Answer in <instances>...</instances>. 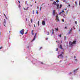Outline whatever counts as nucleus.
Wrapping results in <instances>:
<instances>
[{"label": "nucleus", "mask_w": 80, "mask_h": 80, "mask_svg": "<svg viewBox=\"0 0 80 80\" xmlns=\"http://www.w3.org/2000/svg\"><path fill=\"white\" fill-rule=\"evenodd\" d=\"M20 33L21 34V35H23L24 34V29H22L20 31Z\"/></svg>", "instance_id": "f257e3e1"}, {"label": "nucleus", "mask_w": 80, "mask_h": 80, "mask_svg": "<svg viewBox=\"0 0 80 80\" xmlns=\"http://www.w3.org/2000/svg\"><path fill=\"white\" fill-rule=\"evenodd\" d=\"M37 35V33H36L35 34V36L34 37L33 39L32 40V42L34 41L35 40V38H36V36Z\"/></svg>", "instance_id": "f03ea898"}, {"label": "nucleus", "mask_w": 80, "mask_h": 80, "mask_svg": "<svg viewBox=\"0 0 80 80\" xmlns=\"http://www.w3.org/2000/svg\"><path fill=\"white\" fill-rule=\"evenodd\" d=\"M69 44L71 47H72L73 45V42H69Z\"/></svg>", "instance_id": "7ed1b4c3"}, {"label": "nucleus", "mask_w": 80, "mask_h": 80, "mask_svg": "<svg viewBox=\"0 0 80 80\" xmlns=\"http://www.w3.org/2000/svg\"><path fill=\"white\" fill-rule=\"evenodd\" d=\"M52 14L54 16H55V10H53Z\"/></svg>", "instance_id": "20e7f679"}, {"label": "nucleus", "mask_w": 80, "mask_h": 80, "mask_svg": "<svg viewBox=\"0 0 80 80\" xmlns=\"http://www.w3.org/2000/svg\"><path fill=\"white\" fill-rule=\"evenodd\" d=\"M42 25H45V22L44 21H42Z\"/></svg>", "instance_id": "39448f33"}, {"label": "nucleus", "mask_w": 80, "mask_h": 80, "mask_svg": "<svg viewBox=\"0 0 80 80\" xmlns=\"http://www.w3.org/2000/svg\"><path fill=\"white\" fill-rule=\"evenodd\" d=\"M57 5V2H53L52 3V5Z\"/></svg>", "instance_id": "423d86ee"}, {"label": "nucleus", "mask_w": 80, "mask_h": 80, "mask_svg": "<svg viewBox=\"0 0 80 80\" xmlns=\"http://www.w3.org/2000/svg\"><path fill=\"white\" fill-rule=\"evenodd\" d=\"M60 57H61L63 58V55H62V54H60V55H59L58 56V58H60Z\"/></svg>", "instance_id": "0eeeda50"}, {"label": "nucleus", "mask_w": 80, "mask_h": 80, "mask_svg": "<svg viewBox=\"0 0 80 80\" xmlns=\"http://www.w3.org/2000/svg\"><path fill=\"white\" fill-rule=\"evenodd\" d=\"M5 25H6V21H4L3 23V25L4 26V27H6V26H5Z\"/></svg>", "instance_id": "6e6552de"}, {"label": "nucleus", "mask_w": 80, "mask_h": 80, "mask_svg": "<svg viewBox=\"0 0 80 80\" xmlns=\"http://www.w3.org/2000/svg\"><path fill=\"white\" fill-rule=\"evenodd\" d=\"M57 9H58L59 7V4H58L57 5Z\"/></svg>", "instance_id": "1a4fd4ad"}, {"label": "nucleus", "mask_w": 80, "mask_h": 80, "mask_svg": "<svg viewBox=\"0 0 80 80\" xmlns=\"http://www.w3.org/2000/svg\"><path fill=\"white\" fill-rule=\"evenodd\" d=\"M58 18H59V17L58 16V15H57L56 16V20L57 19H58Z\"/></svg>", "instance_id": "9d476101"}, {"label": "nucleus", "mask_w": 80, "mask_h": 80, "mask_svg": "<svg viewBox=\"0 0 80 80\" xmlns=\"http://www.w3.org/2000/svg\"><path fill=\"white\" fill-rule=\"evenodd\" d=\"M33 32V30H32L31 32V33H32V35H34Z\"/></svg>", "instance_id": "9b49d317"}, {"label": "nucleus", "mask_w": 80, "mask_h": 80, "mask_svg": "<svg viewBox=\"0 0 80 80\" xmlns=\"http://www.w3.org/2000/svg\"><path fill=\"white\" fill-rule=\"evenodd\" d=\"M76 41H74L73 42H72V43H73V44H75L76 43Z\"/></svg>", "instance_id": "f8f14e48"}, {"label": "nucleus", "mask_w": 80, "mask_h": 80, "mask_svg": "<svg viewBox=\"0 0 80 80\" xmlns=\"http://www.w3.org/2000/svg\"><path fill=\"white\" fill-rule=\"evenodd\" d=\"M62 4H60L59 8H62Z\"/></svg>", "instance_id": "ddd939ff"}, {"label": "nucleus", "mask_w": 80, "mask_h": 80, "mask_svg": "<svg viewBox=\"0 0 80 80\" xmlns=\"http://www.w3.org/2000/svg\"><path fill=\"white\" fill-rule=\"evenodd\" d=\"M38 26H39V25H40V22H39V21H38Z\"/></svg>", "instance_id": "4468645a"}, {"label": "nucleus", "mask_w": 80, "mask_h": 80, "mask_svg": "<svg viewBox=\"0 0 80 80\" xmlns=\"http://www.w3.org/2000/svg\"><path fill=\"white\" fill-rule=\"evenodd\" d=\"M60 47L61 49H63V48H62V45H60Z\"/></svg>", "instance_id": "2eb2a0df"}, {"label": "nucleus", "mask_w": 80, "mask_h": 80, "mask_svg": "<svg viewBox=\"0 0 80 80\" xmlns=\"http://www.w3.org/2000/svg\"><path fill=\"white\" fill-rule=\"evenodd\" d=\"M55 29L57 30V31H58V28H55Z\"/></svg>", "instance_id": "dca6fc26"}, {"label": "nucleus", "mask_w": 80, "mask_h": 80, "mask_svg": "<svg viewBox=\"0 0 80 80\" xmlns=\"http://www.w3.org/2000/svg\"><path fill=\"white\" fill-rule=\"evenodd\" d=\"M72 28H71V29L69 30V31H70V32H72Z\"/></svg>", "instance_id": "f3484780"}, {"label": "nucleus", "mask_w": 80, "mask_h": 80, "mask_svg": "<svg viewBox=\"0 0 80 80\" xmlns=\"http://www.w3.org/2000/svg\"><path fill=\"white\" fill-rule=\"evenodd\" d=\"M70 33H71V32L69 31V32H68V34L69 35V34H70Z\"/></svg>", "instance_id": "a211bd4d"}, {"label": "nucleus", "mask_w": 80, "mask_h": 80, "mask_svg": "<svg viewBox=\"0 0 80 80\" xmlns=\"http://www.w3.org/2000/svg\"><path fill=\"white\" fill-rule=\"evenodd\" d=\"M52 34H53V33H54L53 30V29L52 30Z\"/></svg>", "instance_id": "6ab92c4d"}, {"label": "nucleus", "mask_w": 80, "mask_h": 80, "mask_svg": "<svg viewBox=\"0 0 80 80\" xmlns=\"http://www.w3.org/2000/svg\"><path fill=\"white\" fill-rule=\"evenodd\" d=\"M76 71L78 70V69H76V70H74V72H75V71H76Z\"/></svg>", "instance_id": "aec40b11"}, {"label": "nucleus", "mask_w": 80, "mask_h": 80, "mask_svg": "<svg viewBox=\"0 0 80 80\" xmlns=\"http://www.w3.org/2000/svg\"><path fill=\"white\" fill-rule=\"evenodd\" d=\"M62 13H63V12H60L59 13V15H61V14H62Z\"/></svg>", "instance_id": "412c9836"}, {"label": "nucleus", "mask_w": 80, "mask_h": 80, "mask_svg": "<svg viewBox=\"0 0 80 80\" xmlns=\"http://www.w3.org/2000/svg\"><path fill=\"white\" fill-rule=\"evenodd\" d=\"M56 20H57V22H59V19H58Z\"/></svg>", "instance_id": "4be33fe9"}, {"label": "nucleus", "mask_w": 80, "mask_h": 80, "mask_svg": "<svg viewBox=\"0 0 80 80\" xmlns=\"http://www.w3.org/2000/svg\"><path fill=\"white\" fill-rule=\"evenodd\" d=\"M31 23H32L33 21H32V19L31 20Z\"/></svg>", "instance_id": "5701e85b"}, {"label": "nucleus", "mask_w": 80, "mask_h": 80, "mask_svg": "<svg viewBox=\"0 0 80 80\" xmlns=\"http://www.w3.org/2000/svg\"><path fill=\"white\" fill-rule=\"evenodd\" d=\"M56 2H57V3H58V2H59V1L57 0L56 1Z\"/></svg>", "instance_id": "b1692460"}, {"label": "nucleus", "mask_w": 80, "mask_h": 80, "mask_svg": "<svg viewBox=\"0 0 80 80\" xmlns=\"http://www.w3.org/2000/svg\"><path fill=\"white\" fill-rule=\"evenodd\" d=\"M2 48H3V47H1L0 48V50H1V49H2Z\"/></svg>", "instance_id": "393cba45"}, {"label": "nucleus", "mask_w": 80, "mask_h": 80, "mask_svg": "<svg viewBox=\"0 0 80 80\" xmlns=\"http://www.w3.org/2000/svg\"><path fill=\"white\" fill-rule=\"evenodd\" d=\"M47 35H49V32H48V34H47Z\"/></svg>", "instance_id": "a878e982"}, {"label": "nucleus", "mask_w": 80, "mask_h": 80, "mask_svg": "<svg viewBox=\"0 0 80 80\" xmlns=\"http://www.w3.org/2000/svg\"><path fill=\"white\" fill-rule=\"evenodd\" d=\"M73 28H74V30H75V27L73 26Z\"/></svg>", "instance_id": "bb28decb"}, {"label": "nucleus", "mask_w": 80, "mask_h": 80, "mask_svg": "<svg viewBox=\"0 0 80 80\" xmlns=\"http://www.w3.org/2000/svg\"><path fill=\"white\" fill-rule=\"evenodd\" d=\"M62 22H64V19H62Z\"/></svg>", "instance_id": "cd10ccee"}, {"label": "nucleus", "mask_w": 80, "mask_h": 80, "mask_svg": "<svg viewBox=\"0 0 80 80\" xmlns=\"http://www.w3.org/2000/svg\"><path fill=\"white\" fill-rule=\"evenodd\" d=\"M75 23L76 24H77V22L75 21Z\"/></svg>", "instance_id": "c85d7f7f"}, {"label": "nucleus", "mask_w": 80, "mask_h": 80, "mask_svg": "<svg viewBox=\"0 0 80 80\" xmlns=\"http://www.w3.org/2000/svg\"><path fill=\"white\" fill-rule=\"evenodd\" d=\"M36 13L37 14H38V11L37 10L36 11Z\"/></svg>", "instance_id": "c756f323"}, {"label": "nucleus", "mask_w": 80, "mask_h": 80, "mask_svg": "<svg viewBox=\"0 0 80 80\" xmlns=\"http://www.w3.org/2000/svg\"><path fill=\"white\" fill-rule=\"evenodd\" d=\"M18 7L19 8H20V7H21V6H20V5H19V6H18Z\"/></svg>", "instance_id": "7c9ffc66"}, {"label": "nucleus", "mask_w": 80, "mask_h": 80, "mask_svg": "<svg viewBox=\"0 0 80 80\" xmlns=\"http://www.w3.org/2000/svg\"><path fill=\"white\" fill-rule=\"evenodd\" d=\"M64 38H65V39H66V38H67V37L66 36H65L64 37Z\"/></svg>", "instance_id": "2f4dec72"}, {"label": "nucleus", "mask_w": 80, "mask_h": 80, "mask_svg": "<svg viewBox=\"0 0 80 80\" xmlns=\"http://www.w3.org/2000/svg\"><path fill=\"white\" fill-rule=\"evenodd\" d=\"M41 9H42V7H40V11H41Z\"/></svg>", "instance_id": "473e14b6"}, {"label": "nucleus", "mask_w": 80, "mask_h": 80, "mask_svg": "<svg viewBox=\"0 0 80 80\" xmlns=\"http://www.w3.org/2000/svg\"><path fill=\"white\" fill-rule=\"evenodd\" d=\"M24 10H27V9H25V8H24Z\"/></svg>", "instance_id": "72a5a7b5"}, {"label": "nucleus", "mask_w": 80, "mask_h": 80, "mask_svg": "<svg viewBox=\"0 0 80 80\" xmlns=\"http://www.w3.org/2000/svg\"><path fill=\"white\" fill-rule=\"evenodd\" d=\"M5 17L6 18V19H8V18H7V16H5Z\"/></svg>", "instance_id": "f704fd0d"}, {"label": "nucleus", "mask_w": 80, "mask_h": 80, "mask_svg": "<svg viewBox=\"0 0 80 80\" xmlns=\"http://www.w3.org/2000/svg\"><path fill=\"white\" fill-rule=\"evenodd\" d=\"M34 27H35V28L36 27L35 25V24H34Z\"/></svg>", "instance_id": "c9c22d12"}, {"label": "nucleus", "mask_w": 80, "mask_h": 80, "mask_svg": "<svg viewBox=\"0 0 80 80\" xmlns=\"http://www.w3.org/2000/svg\"><path fill=\"white\" fill-rule=\"evenodd\" d=\"M59 37H62V36L61 35V34H60V35H59Z\"/></svg>", "instance_id": "e433bc0d"}, {"label": "nucleus", "mask_w": 80, "mask_h": 80, "mask_svg": "<svg viewBox=\"0 0 80 80\" xmlns=\"http://www.w3.org/2000/svg\"><path fill=\"white\" fill-rule=\"evenodd\" d=\"M42 47H41L40 48V49H42Z\"/></svg>", "instance_id": "4c0bfd02"}, {"label": "nucleus", "mask_w": 80, "mask_h": 80, "mask_svg": "<svg viewBox=\"0 0 80 80\" xmlns=\"http://www.w3.org/2000/svg\"><path fill=\"white\" fill-rule=\"evenodd\" d=\"M65 29L67 28V27H65Z\"/></svg>", "instance_id": "58836bf2"}, {"label": "nucleus", "mask_w": 80, "mask_h": 80, "mask_svg": "<svg viewBox=\"0 0 80 80\" xmlns=\"http://www.w3.org/2000/svg\"><path fill=\"white\" fill-rule=\"evenodd\" d=\"M41 64H43V63L42 62H41Z\"/></svg>", "instance_id": "ea45409f"}, {"label": "nucleus", "mask_w": 80, "mask_h": 80, "mask_svg": "<svg viewBox=\"0 0 80 80\" xmlns=\"http://www.w3.org/2000/svg\"><path fill=\"white\" fill-rule=\"evenodd\" d=\"M33 14H34V10L33 11Z\"/></svg>", "instance_id": "a19ab883"}, {"label": "nucleus", "mask_w": 80, "mask_h": 80, "mask_svg": "<svg viewBox=\"0 0 80 80\" xmlns=\"http://www.w3.org/2000/svg\"><path fill=\"white\" fill-rule=\"evenodd\" d=\"M28 8H29L28 7L27 8V10H28Z\"/></svg>", "instance_id": "79ce46f5"}, {"label": "nucleus", "mask_w": 80, "mask_h": 80, "mask_svg": "<svg viewBox=\"0 0 80 80\" xmlns=\"http://www.w3.org/2000/svg\"><path fill=\"white\" fill-rule=\"evenodd\" d=\"M0 35H2V32H0Z\"/></svg>", "instance_id": "37998d69"}, {"label": "nucleus", "mask_w": 80, "mask_h": 80, "mask_svg": "<svg viewBox=\"0 0 80 80\" xmlns=\"http://www.w3.org/2000/svg\"><path fill=\"white\" fill-rule=\"evenodd\" d=\"M58 51V48H57L56 49V51Z\"/></svg>", "instance_id": "c03bdc74"}, {"label": "nucleus", "mask_w": 80, "mask_h": 80, "mask_svg": "<svg viewBox=\"0 0 80 80\" xmlns=\"http://www.w3.org/2000/svg\"><path fill=\"white\" fill-rule=\"evenodd\" d=\"M62 12H64V11H63V10H62Z\"/></svg>", "instance_id": "a18cd8bd"}, {"label": "nucleus", "mask_w": 80, "mask_h": 80, "mask_svg": "<svg viewBox=\"0 0 80 80\" xmlns=\"http://www.w3.org/2000/svg\"><path fill=\"white\" fill-rule=\"evenodd\" d=\"M5 17H6V15H5V14L4 13L3 14Z\"/></svg>", "instance_id": "49530a36"}, {"label": "nucleus", "mask_w": 80, "mask_h": 80, "mask_svg": "<svg viewBox=\"0 0 80 80\" xmlns=\"http://www.w3.org/2000/svg\"><path fill=\"white\" fill-rule=\"evenodd\" d=\"M75 3L76 5H77V2H75Z\"/></svg>", "instance_id": "de8ad7c7"}, {"label": "nucleus", "mask_w": 80, "mask_h": 80, "mask_svg": "<svg viewBox=\"0 0 80 80\" xmlns=\"http://www.w3.org/2000/svg\"><path fill=\"white\" fill-rule=\"evenodd\" d=\"M68 6H69V7H70V5L69 4V5H68Z\"/></svg>", "instance_id": "09e8293b"}, {"label": "nucleus", "mask_w": 80, "mask_h": 80, "mask_svg": "<svg viewBox=\"0 0 80 80\" xmlns=\"http://www.w3.org/2000/svg\"><path fill=\"white\" fill-rule=\"evenodd\" d=\"M79 5H80V1H79Z\"/></svg>", "instance_id": "8fccbe9b"}, {"label": "nucleus", "mask_w": 80, "mask_h": 80, "mask_svg": "<svg viewBox=\"0 0 80 80\" xmlns=\"http://www.w3.org/2000/svg\"><path fill=\"white\" fill-rule=\"evenodd\" d=\"M56 42H57L58 43H59V42H58V41H56Z\"/></svg>", "instance_id": "3c124183"}, {"label": "nucleus", "mask_w": 80, "mask_h": 80, "mask_svg": "<svg viewBox=\"0 0 80 80\" xmlns=\"http://www.w3.org/2000/svg\"><path fill=\"white\" fill-rule=\"evenodd\" d=\"M76 58V56H74V58Z\"/></svg>", "instance_id": "603ef678"}, {"label": "nucleus", "mask_w": 80, "mask_h": 80, "mask_svg": "<svg viewBox=\"0 0 80 80\" xmlns=\"http://www.w3.org/2000/svg\"><path fill=\"white\" fill-rule=\"evenodd\" d=\"M25 33V34H27V32H26Z\"/></svg>", "instance_id": "864d4df0"}, {"label": "nucleus", "mask_w": 80, "mask_h": 80, "mask_svg": "<svg viewBox=\"0 0 80 80\" xmlns=\"http://www.w3.org/2000/svg\"><path fill=\"white\" fill-rule=\"evenodd\" d=\"M19 3H20V1H18Z\"/></svg>", "instance_id": "5fc2aeb1"}, {"label": "nucleus", "mask_w": 80, "mask_h": 80, "mask_svg": "<svg viewBox=\"0 0 80 80\" xmlns=\"http://www.w3.org/2000/svg\"><path fill=\"white\" fill-rule=\"evenodd\" d=\"M46 39V40H48V38H47Z\"/></svg>", "instance_id": "6e6d98bb"}, {"label": "nucleus", "mask_w": 80, "mask_h": 80, "mask_svg": "<svg viewBox=\"0 0 80 80\" xmlns=\"http://www.w3.org/2000/svg\"><path fill=\"white\" fill-rule=\"evenodd\" d=\"M65 10H67V8L65 9Z\"/></svg>", "instance_id": "4d7b16f0"}, {"label": "nucleus", "mask_w": 80, "mask_h": 80, "mask_svg": "<svg viewBox=\"0 0 80 80\" xmlns=\"http://www.w3.org/2000/svg\"><path fill=\"white\" fill-rule=\"evenodd\" d=\"M61 43H62V41H61Z\"/></svg>", "instance_id": "13d9d810"}, {"label": "nucleus", "mask_w": 80, "mask_h": 80, "mask_svg": "<svg viewBox=\"0 0 80 80\" xmlns=\"http://www.w3.org/2000/svg\"><path fill=\"white\" fill-rule=\"evenodd\" d=\"M37 8H38V7H37Z\"/></svg>", "instance_id": "bf43d9fd"}, {"label": "nucleus", "mask_w": 80, "mask_h": 80, "mask_svg": "<svg viewBox=\"0 0 80 80\" xmlns=\"http://www.w3.org/2000/svg\"><path fill=\"white\" fill-rule=\"evenodd\" d=\"M64 2H66V1H65V0H64Z\"/></svg>", "instance_id": "052dcab7"}, {"label": "nucleus", "mask_w": 80, "mask_h": 80, "mask_svg": "<svg viewBox=\"0 0 80 80\" xmlns=\"http://www.w3.org/2000/svg\"><path fill=\"white\" fill-rule=\"evenodd\" d=\"M35 3H37V2H36V1H35Z\"/></svg>", "instance_id": "680f3d73"}, {"label": "nucleus", "mask_w": 80, "mask_h": 80, "mask_svg": "<svg viewBox=\"0 0 80 80\" xmlns=\"http://www.w3.org/2000/svg\"><path fill=\"white\" fill-rule=\"evenodd\" d=\"M62 54L63 53V52H62Z\"/></svg>", "instance_id": "e2e57ef3"}, {"label": "nucleus", "mask_w": 80, "mask_h": 80, "mask_svg": "<svg viewBox=\"0 0 80 80\" xmlns=\"http://www.w3.org/2000/svg\"><path fill=\"white\" fill-rule=\"evenodd\" d=\"M27 19H26V21H27Z\"/></svg>", "instance_id": "0e129e2a"}, {"label": "nucleus", "mask_w": 80, "mask_h": 80, "mask_svg": "<svg viewBox=\"0 0 80 80\" xmlns=\"http://www.w3.org/2000/svg\"><path fill=\"white\" fill-rule=\"evenodd\" d=\"M44 4V3H43L42 4V5H43Z\"/></svg>", "instance_id": "69168bd1"}, {"label": "nucleus", "mask_w": 80, "mask_h": 80, "mask_svg": "<svg viewBox=\"0 0 80 80\" xmlns=\"http://www.w3.org/2000/svg\"><path fill=\"white\" fill-rule=\"evenodd\" d=\"M10 31H9V33H10Z\"/></svg>", "instance_id": "338daca9"}, {"label": "nucleus", "mask_w": 80, "mask_h": 80, "mask_svg": "<svg viewBox=\"0 0 80 80\" xmlns=\"http://www.w3.org/2000/svg\"><path fill=\"white\" fill-rule=\"evenodd\" d=\"M79 32H80V29H79Z\"/></svg>", "instance_id": "774afa93"}]
</instances>
